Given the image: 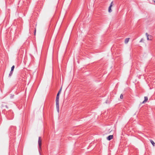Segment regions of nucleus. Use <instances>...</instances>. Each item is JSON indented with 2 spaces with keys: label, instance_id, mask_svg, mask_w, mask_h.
Here are the masks:
<instances>
[{
  "label": "nucleus",
  "instance_id": "1",
  "mask_svg": "<svg viewBox=\"0 0 155 155\" xmlns=\"http://www.w3.org/2000/svg\"><path fill=\"white\" fill-rule=\"evenodd\" d=\"M59 94H60L58 93L57 94L56 97V107L57 111L58 112H59Z\"/></svg>",
  "mask_w": 155,
  "mask_h": 155
},
{
  "label": "nucleus",
  "instance_id": "2",
  "mask_svg": "<svg viewBox=\"0 0 155 155\" xmlns=\"http://www.w3.org/2000/svg\"><path fill=\"white\" fill-rule=\"evenodd\" d=\"M41 141H42L41 137H39L38 138V144L39 148L40 149H41Z\"/></svg>",
  "mask_w": 155,
  "mask_h": 155
},
{
  "label": "nucleus",
  "instance_id": "3",
  "mask_svg": "<svg viewBox=\"0 0 155 155\" xmlns=\"http://www.w3.org/2000/svg\"><path fill=\"white\" fill-rule=\"evenodd\" d=\"M113 138V136L112 135H110L109 136L107 137V139L108 140H110Z\"/></svg>",
  "mask_w": 155,
  "mask_h": 155
},
{
  "label": "nucleus",
  "instance_id": "4",
  "mask_svg": "<svg viewBox=\"0 0 155 155\" xmlns=\"http://www.w3.org/2000/svg\"><path fill=\"white\" fill-rule=\"evenodd\" d=\"M148 98L147 97H144V100L143 102L142 103H144L145 102H147L148 100Z\"/></svg>",
  "mask_w": 155,
  "mask_h": 155
},
{
  "label": "nucleus",
  "instance_id": "5",
  "mask_svg": "<svg viewBox=\"0 0 155 155\" xmlns=\"http://www.w3.org/2000/svg\"><path fill=\"white\" fill-rule=\"evenodd\" d=\"M129 38H127L125 39V44H127L128 41H129Z\"/></svg>",
  "mask_w": 155,
  "mask_h": 155
},
{
  "label": "nucleus",
  "instance_id": "6",
  "mask_svg": "<svg viewBox=\"0 0 155 155\" xmlns=\"http://www.w3.org/2000/svg\"><path fill=\"white\" fill-rule=\"evenodd\" d=\"M112 7V5H110L109 7L108 8V12H110L111 11V7Z\"/></svg>",
  "mask_w": 155,
  "mask_h": 155
},
{
  "label": "nucleus",
  "instance_id": "7",
  "mask_svg": "<svg viewBox=\"0 0 155 155\" xmlns=\"http://www.w3.org/2000/svg\"><path fill=\"white\" fill-rule=\"evenodd\" d=\"M150 141L151 143H152V144L153 145V146H155V143L154 141L152 140H150Z\"/></svg>",
  "mask_w": 155,
  "mask_h": 155
},
{
  "label": "nucleus",
  "instance_id": "8",
  "mask_svg": "<svg viewBox=\"0 0 155 155\" xmlns=\"http://www.w3.org/2000/svg\"><path fill=\"white\" fill-rule=\"evenodd\" d=\"M13 71H11L10 72V73L9 74V77H11L12 75L13 74Z\"/></svg>",
  "mask_w": 155,
  "mask_h": 155
},
{
  "label": "nucleus",
  "instance_id": "9",
  "mask_svg": "<svg viewBox=\"0 0 155 155\" xmlns=\"http://www.w3.org/2000/svg\"><path fill=\"white\" fill-rule=\"evenodd\" d=\"M14 68H15V66L13 65L11 68V71H13Z\"/></svg>",
  "mask_w": 155,
  "mask_h": 155
},
{
  "label": "nucleus",
  "instance_id": "10",
  "mask_svg": "<svg viewBox=\"0 0 155 155\" xmlns=\"http://www.w3.org/2000/svg\"><path fill=\"white\" fill-rule=\"evenodd\" d=\"M146 36H147V37H148L149 36V37H151V35H150V36H149V35H148V34L147 33H146Z\"/></svg>",
  "mask_w": 155,
  "mask_h": 155
},
{
  "label": "nucleus",
  "instance_id": "11",
  "mask_svg": "<svg viewBox=\"0 0 155 155\" xmlns=\"http://www.w3.org/2000/svg\"><path fill=\"white\" fill-rule=\"evenodd\" d=\"M120 98L121 99H123V95L122 94H121L120 95Z\"/></svg>",
  "mask_w": 155,
  "mask_h": 155
},
{
  "label": "nucleus",
  "instance_id": "12",
  "mask_svg": "<svg viewBox=\"0 0 155 155\" xmlns=\"http://www.w3.org/2000/svg\"><path fill=\"white\" fill-rule=\"evenodd\" d=\"M61 88L60 90L58 92V93H59L60 94L61 93Z\"/></svg>",
  "mask_w": 155,
  "mask_h": 155
},
{
  "label": "nucleus",
  "instance_id": "13",
  "mask_svg": "<svg viewBox=\"0 0 155 155\" xmlns=\"http://www.w3.org/2000/svg\"><path fill=\"white\" fill-rule=\"evenodd\" d=\"M143 40V38H142V39H141L140 41V42H142Z\"/></svg>",
  "mask_w": 155,
  "mask_h": 155
},
{
  "label": "nucleus",
  "instance_id": "14",
  "mask_svg": "<svg viewBox=\"0 0 155 155\" xmlns=\"http://www.w3.org/2000/svg\"><path fill=\"white\" fill-rule=\"evenodd\" d=\"M147 37V40H151V39H149V37Z\"/></svg>",
  "mask_w": 155,
  "mask_h": 155
},
{
  "label": "nucleus",
  "instance_id": "15",
  "mask_svg": "<svg viewBox=\"0 0 155 155\" xmlns=\"http://www.w3.org/2000/svg\"><path fill=\"white\" fill-rule=\"evenodd\" d=\"M5 107L6 108H8V106H7V105H5Z\"/></svg>",
  "mask_w": 155,
  "mask_h": 155
},
{
  "label": "nucleus",
  "instance_id": "16",
  "mask_svg": "<svg viewBox=\"0 0 155 155\" xmlns=\"http://www.w3.org/2000/svg\"><path fill=\"white\" fill-rule=\"evenodd\" d=\"M113 2H111V4H110V5H112V4H113Z\"/></svg>",
  "mask_w": 155,
  "mask_h": 155
},
{
  "label": "nucleus",
  "instance_id": "17",
  "mask_svg": "<svg viewBox=\"0 0 155 155\" xmlns=\"http://www.w3.org/2000/svg\"><path fill=\"white\" fill-rule=\"evenodd\" d=\"M36 29L35 30V33H36Z\"/></svg>",
  "mask_w": 155,
  "mask_h": 155
},
{
  "label": "nucleus",
  "instance_id": "18",
  "mask_svg": "<svg viewBox=\"0 0 155 155\" xmlns=\"http://www.w3.org/2000/svg\"><path fill=\"white\" fill-rule=\"evenodd\" d=\"M154 3H155V1H154Z\"/></svg>",
  "mask_w": 155,
  "mask_h": 155
}]
</instances>
